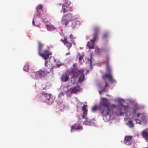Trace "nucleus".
I'll return each instance as SVG.
<instances>
[{
  "label": "nucleus",
  "instance_id": "f257e3e1",
  "mask_svg": "<svg viewBox=\"0 0 148 148\" xmlns=\"http://www.w3.org/2000/svg\"><path fill=\"white\" fill-rule=\"evenodd\" d=\"M111 107L112 108H116L117 109L118 111L119 112L118 115L120 116H122L125 113L126 116H128L130 115L131 116V114H132L133 116L132 118H133L136 116L139 117L140 115L141 114L138 113L139 109L136 107H134L132 109V112H131V110H130L129 106H124L122 104H121L120 106L112 104L111 105Z\"/></svg>",
  "mask_w": 148,
  "mask_h": 148
},
{
  "label": "nucleus",
  "instance_id": "f03ea898",
  "mask_svg": "<svg viewBox=\"0 0 148 148\" xmlns=\"http://www.w3.org/2000/svg\"><path fill=\"white\" fill-rule=\"evenodd\" d=\"M110 103L108 99L106 98L102 97L101 98V101L99 106H95L92 107V110L93 112L96 111L98 108L101 110V113L103 116L109 115L111 111Z\"/></svg>",
  "mask_w": 148,
  "mask_h": 148
},
{
  "label": "nucleus",
  "instance_id": "7ed1b4c3",
  "mask_svg": "<svg viewBox=\"0 0 148 148\" xmlns=\"http://www.w3.org/2000/svg\"><path fill=\"white\" fill-rule=\"evenodd\" d=\"M47 73H49V72H46L43 70H40L36 72H34L32 74V75L34 79H37L38 78L43 77Z\"/></svg>",
  "mask_w": 148,
  "mask_h": 148
},
{
  "label": "nucleus",
  "instance_id": "20e7f679",
  "mask_svg": "<svg viewBox=\"0 0 148 148\" xmlns=\"http://www.w3.org/2000/svg\"><path fill=\"white\" fill-rule=\"evenodd\" d=\"M87 106L86 105L84 104L83 105L82 108V110L83 112L82 117L83 119H86V120L84 122V124L90 125H91V122L89 121L88 120L87 118L86 117V116L88 112V110L86 108L87 107Z\"/></svg>",
  "mask_w": 148,
  "mask_h": 148
},
{
  "label": "nucleus",
  "instance_id": "39448f33",
  "mask_svg": "<svg viewBox=\"0 0 148 148\" xmlns=\"http://www.w3.org/2000/svg\"><path fill=\"white\" fill-rule=\"evenodd\" d=\"M84 71L83 70L80 71L76 73L77 75V76L76 77H73V75H72V77L73 78H76L79 76L80 75L79 77V78L78 82L79 83H82L84 80L85 76L84 74Z\"/></svg>",
  "mask_w": 148,
  "mask_h": 148
},
{
  "label": "nucleus",
  "instance_id": "423d86ee",
  "mask_svg": "<svg viewBox=\"0 0 148 148\" xmlns=\"http://www.w3.org/2000/svg\"><path fill=\"white\" fill-rule=\"evenodd\" d=\"M135 142V140L131 136H125L124 138V143L127 145H133Z\"/></svg>",
  "mask_w": 148,
  "mask_h": 148
},
{
  "label": "nucleus",
  "instance_id": "0eeeda50",
  "mask_svg": "<svg viewBox=\"0 0 148 148\" xmlns=\"http://www.w3.org/2000/svg\"><path fill=\"white\" fill-rule=\"evenodd\" d=\"M76 65L77 64L76 63L73 64V68L71 69V70L70 73V74L72 75H73V77L77 76V75L76 73L82 70H79L77 68Z\"/></svg>",
  "mask_w": 148,
  "mask_h": 148
},
{
  "label": "nucleus",
  "instance_id": "6e6552de",
  "mask_svg": "<svg viewBox=\"0 0 148 148\" xmlns=\"http://www.w3.org/2000/svg\"><path fill=\"white\" fill-rule=\"evenodd\" d=\"M39 55L45 60H46L49 58V56L51 55V53L48 50H45L43 51V54L39 53Z\"/></svg>",
  "mask_w": 148,
  "mask_h": 148
},
{
  "label": "nucleus",
  "instance_id": "1a4fd4ad",
  "mask_svg": "<svg viewBox=\"0 0 148 148\" xmlns=\"http://www.w3.org/2000/svg\"><path fill=\"white\" fill-rule=\"evenodd\" d=\"M102 78L105 81V78L108 79L112 83H114L115 81L113 79L111 73H106L102 76Z\"/></svg>",
  "mask_w": 148,
  "mask_h": 148
},
{
  "label": "nucleus",
  "instance_id": "9d476101",
  "mask_svg": "<svg viewBox=\"0 0 148 148\" xmlns=\"http://www.w3.org/2000/svg\"><path fill=\"white\" fill-rule=\"evenodd\" d=\"M44 96L48 101L47 102H49V103H52V99L51 97V94H48L47 93H41L40 96Z\"/></svg>",
  "mask_w": 148,
  "mask_h": 148
},
{
  "label": "nucleus",
  "instance_id": "9b49d317",
  "mask_svg": "<svg viewBox=\"0 0 148 148\" xmlns=\"http://www.w3.org/2000/svg\"><path fill=\"white\" fill-rule=\"evenodd\" d=\"M80 24V22L78 18L75 19H74L71 26L73 29H75V27H77V26L79 25Z\"/></svg>",
  "mask_w": 148,
  "mask_h": 148
},
{
  "label": "nucleus",
  "instance_id": "f8f14e48",
  "mask_svg": "<svg viewBox=\"0 0 148 148\" xmlns=\"http://www.w3.org/2000/svg\"><path fill=\"white\" fill-rule=\"evenodd\" d=\"M82 127L81 126L80 124L79 123H75L72 126L71 130L72 131L74 129L77 130H82Z\"/></svg>",
  "mask_w": 148,
  "mask_h": 148
},
{
  "label": "nucleus",
  "instance_id": "ddd939ff",
  "mask_svg": "<svg viewBox=\"0 0 148 148\" xmlns=\"http://www.w3.org/2000/svg\"><path fill=\"white\" fill-rule=\"evenodd\" d=\"M61 40L63 42L64 45L69 50L72 46L71 44L66 38H64V40L61 39Z\"/></svg>",
  "mask_w": 148,
  "mask_h": 148
},
{
  "label": "nucleus",
  "instance_id": "4468645a",
  "mask_svg": "<svg viewBox=\"0 0 148 148\" xmlns=\"http://www.w3.org/2000/svg\"><path fill=\"white\" fill-rule=\"evenodd\" d=\"M69 21L66 19L64 16H62L61 21V23L62 25H65L67 26L69 23Z\"/></svg>",
  "mask_w": 148,
  "mask_h": 148
},
{
  "label": "nucleus",
  "instance_id": "2eb2a0df",
  "mask_svg": "<svg viewBox=\"0 0 148 148\" xmlns=\"http://www.w3.org/2000/svg\"><path fill=\"white\" fill-rule=\"evenodd\" d=\"M63 16H64L65 18L69 21L74 20V17L71 13H69L64 15Z\"/></svg>",
  "mask_w": 148,
  "mask_h": 148
},
{
  "label": "nucleus",
  "instance_id": "dca6fc26",
  "mask_svg": "<svg viewBox=\"0 0 148 148\" xmlns=\"http://www.w3.org/2000/svg\"><path fill=\"white\" fill-rule=\"evenodd\" d=\"M66 8L62 7V10L64 13H67L69 12H71L72 11V7L68 6L65 7Z\"/></svg>",
  "mask_w": 148,
  "mask_h": 148
},
{
  "label": "nucleus",
  "instance_id": "f3484780",
  "mask_svg": "<svg viewBox=\"0 0 148 148\" xmlns=\"http://www.w3.org/2000/svg\"><path fill=\"white\" fill-rule=\"evenodd\" d=\"M142 135L146 140L148 142V129L144 131L142 133Z\"/></svg>",
  "mask_w": 148,
  "mask_h": 148
},
{
  "label": "nucleus",
  "instance_id": "a211bd4d",
  "mask_svg": "<svg viewBox=\"0 0 148 148\" xmlns=\"http://www.w3.org/2000/svg\"><path fill=\"white\" fill-rule=\"evenodd\" d=\"M95 42L93 41L88 42L86 45L90 49H92L94 47Z\"/></svg>",
  "mask_w": 148,
  "mask_h": 148
},
{
  "label": "nucleus",
  "instance_id": "6ab92c4d",
  "mask_svg": "<svg viewBox=\"0 0 148 148\" xmlns=\"http://www.w3.org/2000/svg\"><path fill=\"white\" fill-rule=\"evenodd\" d=\"M80 89V87L77 86L74 87L71 89V91L74 93H77Z\"/></svg>",
  "mask_w": 148,
  "mask_h": 148
},
{
  "label": "nucleus",
  "instance_id": "aec40b11",
  "mask_svg": "<svg viewBox=\"0 0 148 148\" xmlns=\"http://www.w3.org/2000/svg\"><path fill=\"white\" fill-rule=\"evenodd\" d=\"M69 79V77L68 75L66 74H63L61 78V79L62 81L63 82H66Z\"/></svg>",
  "mask_w": 148,
  "mask_h": 148
},
{
  "label": "nucleus",
  "instance_id": "412c9836",
  "mask_svg": "<svg viewBox=\"0 0 148 148\" xmlns=\"http://www.w3.org/2000/svg\"><path fill=\"white\" fill-rule=\"evenodd\" d=\"M44 46V44L42 43L41 42L39 41L38 42V54L39 53H40L42 50V48Z\"/></svg>",
  "mask_w": 148,
  "mask_h": 148
},
{
  "label": "nucleus",
  "instance_id": "4be33fe9",
  "mask_svg": "<svg viewBox=\"0 0 148 148\" xmlns=\"http://www.w3.org/2000/svg\"><path fill=\"white\" fill-rule=\"evenodd\" d=\"M47 28L48 30L50 31H53L56 29V28L54 26L51 24L47 25Z\"/></svg>",
  "mask_w": 148,
  "mask_h": 148
},
{
  "label": "nucleus",
  "instance_id": "5701e85b",
  "mask_svg": "<svg viewBox=\"0 0 148 148\" xmlns=\"http://www.w3.org/2000/svg\"><path fill=\"white\" fill-rule=\"evenodd\" d=\"M127 125L130 127H134V124L132 120L128 121V122H126Z\"/></svg>",
  "mask_w": 148,
  "mask_h": 148
},
{
  "label": "nucleus",
  "instance_id": "b1692460",
  "mask_svg": "<svg viewBox=\"0 0 148 148\" xmlns=\"http://www.w3.org/2000/svg\"><path fill=\"white\" fill-rule=\"evenodd\" d=\"M98 34L97 33H94L93 36V39H91L90 41H93L95 42L97 39Z\"/></svg>",
  "mask_w": 148,
  "mask_h": 148
},
{
  "label": "nucleus",
  "instance_id": "393cba45",
  "mask_svg": "<svg viewBox=\"0 0 148 148\" xmlns=\"http://www.w3.org/2000/svg\"><path fill=\"white\" fill-rule=\"evenodd\" d=\"M71 3V2L68 0L65 1V2L63 4L62 7H65L69 6Z\"/></svg>",
  "mask_w": 148,
  "mask_h": 148
},
{
  "label": "nucleus",
  "instance_id": "a878e982",
  "mask_svg": "<svg viewBox=\"0 0 148 148\" xmlns=\"http://www.w3.org/2000/svg\"><path fill=\"white\" fill-rule=\"evenodd\" d=\"M70 38L71 41L72 43L74 45H75V43L74 41L75 38L74 37V36L72 34L70 35Z\"/></svg>",
  "mask_w": 148,
  "mask_h": 148
},
{
  "label": "nucleus",
  "instance_id": "bb28decb",
  "mask_svg": "<svg viewBox=\"0 0 148 148\" xmlns=\"http://www.w3.org/2000/svg\"><path fill=\"white\" fill-rule=\"evenodd\" d=\"M24 70L25 71H28L29 69V65L28 64H26L24 66Z\"/></svg>",
  "mask_w": 148,
  "mask_h": 148
},
{
  "label": "nucleus",
  "instance_id": "cd10ccee",
  "mask_svg": "<svg viewBox=\"0 0 148 148\" xmlns=\"http://www.w3.org/2000/svg\"><path fill=\"white\" fill-rule=\"evenodd\" d=\"M99 31V28L98 27H95L94 28V33H97L98 34V32Z\"/></svg>",
  "mask_w": 148,
  "mask_h": 148
},
{
  "label": "nucleus",
  "instance_id": "c85d7f7f",
  "mask_svg": "<svg viewBox=\"0 0 148 148\" xmlns=\"http://www.w3.org/2000/svg\"><path fill=\"white\" fill-rule=\"evenodd\" d=\"M43 8V7L42 5H39L36 8V11L38 12V9L42 10Z\"/></svg>",
  "mask_w": 148,
  "mask_h": 148
},
{
  "label": "nucleus",
  "instance_id": "c756f323",
  "mask_svg": "<svg viewBox=\"0 0 148 148\" xmlns=\"http://www.w3.org/2000/svg\"><path fill=\"white\" fill-rule=\"evenodd\" d=\"M106 69L107 71L109 73H111V71L110 70V66H109V64H107Z\"/></svg>",
  "mask_w": 148,
  "mask_h": 148
},
{
  "label": "nucleus",
  "instance_id": "7c9ffc66",
  "mask_svg": "<svg viewBox=\"0 0 148 148\" xmlns=\"http://www.w3.org/2000/svg\"><path fill=\"white\" fill-rule=\"evenodd\" d=\"M92 56H91L90 59L89 60V61L90 62V67H91V68H92Z\"/></svg>",
  "mask_w": 148,
  "mask_h": 148
},
{
  "label": "nucleus",
  "instance_id": "2f4dec72",
  "mask_svg": "<svg viewBox=\"0 0 148 148\" xmlns=\"http://www.w3.org/2000/svg\"><path fill=\"white\" fill-rule=\"evenodd\" d=\"M109 36L108 34L107 33H105L103 35V37L104 38H107Z\"/></svg>",
  "mask_w": 148,
  "mask_h": 148
},
{
  "label": "nucleus",
  "instance_id": "473e14b6",
  "mask_svg": "<svg viewBox=\"0 0 148 148\" xmlns=\"http://www.w3.org/2000/svg\"><path fill=\"white\" fill-rule=\"evenodd\" d=\"M135 121H136L137 123L140 124V122H141L140 120H139V119H138V118L136 119H135Z\"/></svg>",
  "mask_w": 148,
  "mask_h": 148
},
{
  "label": "nucleus",
  "instance_id": "72a5a7b5",
  "mask_svg": "<svg viewBox=\"0 0 148 148\" xmlns=\"http://www.w3.org/2000/svg\"><path fill=\"white\" fill-rule=\"evenodd\" d=\"M83 58V56L82 55H81L80 56L78 59L79 61V62L81 61Z\"/></svg>",
  "mask_w": 148,
  "mask_h": 148
},
{
  "label": "nucleus",
  "instance_id": "f704fd0d",
  "mask_svg": "<svg viewBox=\"0 0 148 148\" xmlns=\"http://www.w3.org/2000/svg\"><path fill=\"white\" fill-rule=\"evenodd\" d=\"M106 61L107 64H109V59L108 57H107L106 59Z\"/></svg>",
  "mask_w": 148,
  "mask_h": 148
},
{
  "label": "nucleus",
  "instance_id": "c9c22d12",
  "mask_svg": "<svg viewBox=\"0 0 148 148\" xmlns=\"http://www.w3.org/2000/svg\"><path fill=\"white\" fill-rule=\"evenodd\" d=\"M56 68V67H55V66H53L52 67H51L50 69V72H52L53 71H52V70L53 69H54Z\"/></svg>",
  "mask_w": 148,
  "mask_h": 148
},
{
  "label": "nucleus",
  "instance_id": "e433bc0d",
  "mask_svg": "<svg viewBox=\"0 0 148 148\" xmlns=\"http://www.w3.org/2000/svg\"><path fill=\"white\" fill-rule=\"evenodd\" d=\"M61 64L60 63L57 62V67L59 68L61 66Z\"/></svg>",
  "mask_w": 148,
  "mask_h": 148
},
{
  "label": "nucleus",
  "instance_id": "4c0bfd02",
  "mask_svg": "<svg viewBox=\"0 0 148 148\" xmlns=\"http://www.w3.org/2000/svg\"><path fill=\"white\" fill-rule=\"evenodd\" d=\"M64 95V92H61L60 93V94H59V97H61L62 96Z\"/></svg>",
  "mask_w": 148,
  "mask_h": 148
},
{
  "label": "nucleus",
  "instance_id": "58836bf2",
  "mask_svg": "<svg viewBox=\"0 0 148 148\" xmlns=\"http://www.w3.org/2000/svg\"><path fill=\"white\" fill-rule=\"evenodd\" d=\"M101 90L102 92H106L107 91L106 88H103Z\"/></svg>",
  "mask_w": 148,
  "mask_h": 148
},
{
  "label": "nucleus",
  "instance_id": "ea45409f",
  "mask_svg": "<svg viewBox=\"0 0 148 148\" xmlns=\"http://www.w3.org/2000/svg\"><path fill=\"white\" fill-rule=\"evenodd\" d=\"M105 87H108V84L107 83V82L106 81V80L105 81Z\"/></svg>",
  "mask_w": 148,
  "mask_h": 148
},
{
  "label": "nucleus",
  "instance_id": "a19ab883",
  "mask_svg": "<svg viewBox=\"0 0 148 148\" xmlns=\"http://www.w3.org/2000/svg\"><path fill=\"white\" fill-rule=\"evenodd\" d=\"M32 24H33V25H34L35 22H34V19H33V21H32Z\"/></svg>",
  "mask_w": 148,
  "mask_h": 148
},
{
  "label": "nucleus",
  "instance_id": "79ce46f5",
  "mask_svg": "<svg viewBox=\"0 0 148 148\" xmlns=\"http://www.w3.org/2000/svg\"><path fill=\"white\" fill-rule=\"evenodd\" d=\"M102 91L101 90H100V91H99V93L100 95H101V94L102 93Z\"/></svg>",
  "mask_w": 148,
  "mask_h": 148
},
{
  "label": "nucleus",
  "instance_id": "37998d69",
  "mask_svg": "<svg viewBox=\"0 0 148 148\" xmlns=\"http://www.w3.org/2000/svg\"><path fill=\"white\" fill-rule=\"evenodd\" d=\"M70 53L69 52L68 53L66 54V55H70Z\"/></svg>",
  "mask_w": 148,
  "mask_h": 148
},
{
  "label": "nucleus",
  "instance_id": "c03bdc74",
  "mask_svg": "<svg viewBox=\"0 0 148 148\" xmlns=\"http://www.w3.org/2000/svg\"><path fill=\"white\" fill-rule=\"evenodd\" d=\"M45 88H46V87H45V88H44V87H42V89L43 90L44 89H45Z\"/></svg>",
  "mask_w": 148,
  "mask_h": 148
},
{
  "label": "nucleus",
  "instance_id": "a18cd8bd",
  "mask_svg": "<svg viewBox=\"0 0 148 148\" xmlns=\"http://www.w3.org/2000/svg\"><path fill=\"white\" fill-rule=\"evenodd\" d=\"M128 119V118H125V120H126V119Z\"/></svg>",
  "mask_w": 148,
  "mask_h": 148
},
{
  "label": "nucleus",
  "instance_id": "49530a36",
  "mask_svg": "<svg viewBox=\"0 0 148 148\" xmlns=\"http://www.w3.org/2000/svg\"><path fill=\"white\" fill-rule=\"evenodd\" d=\"M63 108H64V105H63Z\"/></svg>",
  "mask_w": 148,
  "mask_h": 148
}]
</instances>
